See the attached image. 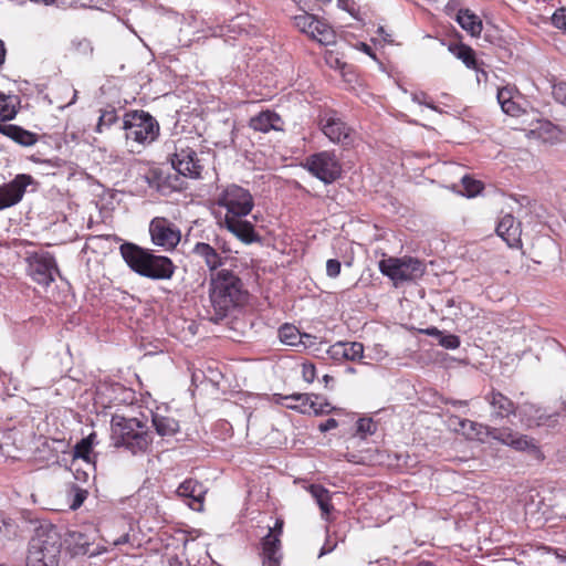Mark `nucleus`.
Returning <instances> with one entry per match:
<instances>
[{
	"label": "nucleus",
	"mask_w": 566,
	"mask_h": 566,
	"mask_svg": "<svg viewBox=\"0 0 566 566\" xmlns=\"http://www.w3.org/2000/svg\"><path fill=\"white\" fill-rule=\"evenodd\" d=\"M216 217L219 224L244 243L260 239L254 224L247 219L254 207L249 189L232 184L221 188L214 199Z\"/></svg>",
	"instance_id": "1"
},
{
	"label": "nucleus",
	"mask_w": 566,
	"mask_h": 566,
	"mask_svg": "<svg viewBox=\"0 0 566 566\" xmlns=\"http://www.w3.org/2000/svg\"><path fill=\"white\" fill-rule=\"evenodd\" d=\"M208 292L216 321L223 319L231 311L244 306L249 300L242 279L229 269H221L209 275Z\"/></svg>",
	"instance_id": "2"
},
{
	"label": "nucleus",
	"mask_w": 566,
	"mask_h": 566,
	"mask_svg": "<svg viewBox=\"0 0 566 566\" xmlns=\"http://www.w3.org/2000/svg\"><path fill=\"white\" fill-rule=\"evenodd\" d=\"M119 252L129 269L142 276L151 280H169L175 273L176 266L171 259L156 255L135 243H123Z\"/></svg>",
	"instance_id": "3"
},
{
	"label": "nucleus",
	"mask_w": 566,
	"mask_h": 566,
	"mask_svg": "<svg viewBox=\"0 0 566 566\" xmlns=\"http://www.w3.org/2000/svg\"><path fill=\"white\" fill-rule=\"evenodd\" d=\"M459 431L469 440L485 442L489 438L516 451L538 453L539 448L533 438L521 434L509 427H491L469 419L459 420Z\"/></svg>",
	"instance_id": "4"
},
{
	"label": "nucleus",
	"mask_w": 566,
	"mask_h": 566,
	"mask_svg": "<svg viewBox=\"0 0 566 566\" xmlns=\"http://www.w3.org/2000/svg\"><path fill=\"white\" fill-rule=\"evenodd\" d=\"M111 439L114 447L124 448L132 454L145 453L153 443L146 420L114 413L111 419Z\"/></svg>",
	"instance_id": "5"
},
{
	"label": "nucleus",
	"mask_w": 566,
	"mask_h": 566,
	"mask_svg": "<svg viewBox=\"0 0 566 566\" xmlns=\"http://www.w3.org/2000/svg\"><path fill=\"white\" fill-rule=\"evenodd\" d=\"M62 539L54 525L39 526L29 542L27 566H59Z\"/></svg>",
	"instance_id": "6"
},
{
	"label": "nucleus",
	"mask_w": 566,
	"mask_h": 566,
	"mask_svg": "<svg viewBox=\"0 0 566 566\" xmlns=\"http://www.w3.org/2000/svg\"><path fill=\"white\" fill-rule=\"evenodd\" d=\"M126 140L147 145L157 139L159 124L155 117L143 109L128 111L123 116V126Z\"/></svg>",
	"instance_id": "7"
},
{
	"label": "nucleus",
	"mask_w": 566,
	"mask_h": 566,
	"mask_svg": "<svg viewBox=\"0 0 566 566\" xmlns=\"http://www.w3.org/2000/svg\"><path fill=\"white\" fill-rule=\"evenodd\" d=\"M317 125L331 143L345 148L354 145L355 129L339 117L337 111L322 108L317 115Z\"/></svg>",
	"instance_id": "8"
},
{
	"label": "nucleus",
	"mask_w": 566,
	"mask_h": 566,
	"mask_svg": "<svg viewBox=\"0 0 566 566\" xmlns=\"http://www.w3.org/2000/svg\"><path fill=\"white\" fill-rule=\"evenodd\" d=\"M190 143L191 140L188 138L176 140L171 155V165L178 174L185 177L198 178L203 170V165Z\"/></svg>",
	"instance_id": "9"
},
{
	"label": "nucleus",
	"mask_w": 566,
	"mask_h": 566,
	"mask_svg": "<svg viewBox=\"0 0 566 566\" xmlns=\"http://www.w3.org/2000/svg\"><path fill=\"white\" fill-rule=\"evenodd\" d=\"M305 168L324 184H332L342 176V164L334 151L323 150L306 158Z\"/></svg>",
	"instance_id": "10"
},
{
	"label": "nucleus",
	"mask_w": 566,
	"mask_h": 566,
	"mask_svg": "<svg viewBox=\"0 0 566 566\" xmlns=\"http://www.w3.org/2000/svg\"><path fill=\"white\" fill-rule=\"evenodd\" d=\"M378 268L395 284L413 280L422 273L421 262L411 256L382 259L379 261Z\"/></svg>",
	"instance_id": "11"
},
{
	"label": "nucleus",
	"mask_w": 566,
	"mask_h": 566,
	"mask_svg": "<svg viewBox=\"0 0 566 566\" xmlns=\"http://www.w3.org/2000/svg\"><path fill=\"white\" fill-rule=\"evenodd\" d=\"M28 274L40 285L49 286L54 282V274H60L55 258L50 252H34L25 259Z\"/></svg>",
	"instance_id": "12"
},
{
	"label": "nucleus",
	"mask_w": 566,
	"mask_h": 566,
	"mask_svg": "<svg viewBox=\"0 0 566 566\" xmlns=\"http://www.w3.org/2000/svg\"><path fill=\"white\" fill-rule=\"evenodd\" d=\"M295 27L311 39L323 45H331L336 42L335 31L326 22L310 13H303L294 18Z\"/></svg>",
	"instance_id": "13"
},
{
	"label": "nucleus",
	"mask_w": 566,
	"mask_h": 566,
	"mask_svg": "<svg viewBox=\"0 0 566 566\" xmlns=\"http://www.w3.org/2000/svg\"><path fill=\"white\" fill-rule=\"evenodd\" d=\"M151 242L165 251H172L181 239L180 230L168 219L156 217L149 223Z\"/></svg>",
	"instance_id": "14"
},
{
	"label": "nucleus",
	"mask_w": 566,
	"mask_h": 566,
	"mask_svg": "<svg viewBox=\"0 0 566 566\" xmlns=\"http://www.w3.org/2000/svg\"><path fill=\"white\" fill-rule=\"evenodd\" d=\"M282 400L296 401L297 405H286L287 408L295 409L302 413L313 412L316 416L331 413L336 410L331 403L318 395L313 394H293L281 396Z\"/></svg>",
	"instance_id": "15"
},
{
	"label": "nucleus",
	"mask_w": 566,
	"mask_h": 566,
	"mask_svg": "<svg viewBox=\"0 0 566 566\" xmlns=\"http://www.w3.org/2000/svg\"><path fill=\"white\" fill-rule=\"evenodd\" d=\"M33 181L32 176L19 174L11 181L0 186V210L19 203L25 193L27 187Z\"/></svg>",
	"instance_id": "16"
},
{
	"label": "nucleus",
	"mask_w": 566,
	"mask_h": 566,
	"mask_svg": "<svg viewBox=\"0 0 566 566\" xmlns=\"http://www.w3.org/2000/svg\"><path fill=\"white\" fill-rule=\"evenodd\" d=\"M206 494V486L195 479H186L177 489V495L187 500L188 506L198 512L203 510Z\"/></svg>",
	"instance_id": "17"
},
{
	"label": "nucleus",
	"mask_w": 566,
	"mask_h": 566,
	"mask_svg": "<svg viewBox=\"0 0 566 566\" xmlns=\"http://www.w3.org/2000/svg\"><path fill=\"white\" fill-rule=\"evenodd\" d=\"M249 128L254 132L268 134L271 130L283 132L284 120L282 116L272 109H264L252 116L248 123Z\"/></svg>",
	"instance_id": "18"
},
{
	"label": "nucleus",
	"mask_w": 566,
	"mask_h": 566,
	"mask_svg": "<svg viewBox=\"0 0 566 566\" xmlns=\"http://www.w3.org/2000/svg\"><path fill=\"white\" fill-rule=\"evenodd\" d=\"M327 355L336 363L360 360L364 357V345L359 342H337L329 346Z\"/></svg>",
	"instance_id": "19"
},
{
	"label": "nucleus",
	"mask_w": 566,
	"mask_h": 566,
	"mask_svg": "<svg viewBox=\"0 0 566 566\" xmlns=\"http://www.w3.org/2000/svg\"><path fill=\"white\" fill-rule=\"evenodd\" d=\"M485 400L489 402L492 409V416L495 419H507L516 413V403L496 389H492L486 394Z\"/></svg>",
	"instance_id": "20"
},
{
	"label": "nucleus",
	"mask_w": 566,
	"mask_h": 566,
	"mask_svg": "<svg viewBox=\"0 0 566 566\" xmlns=\"http://www.w3.org/2000/svg\"><path fill=\"white\" fill-rule=\"evenodd\" d=\"M496 233L499 237H501L509 247L516 248L518 247L521 241V223L517 222L513 214L506 213L504 214L497 226H496Z\"/></svg>",
	"instance_id": "21"
},
{
	"label": "nucleus",
	"mask_w": 566,
	"mask_h": 566,
	"mask_svg": "<svg viewBox=\"0 0 566 566\" xmlns=\"http://www.w3.org/2000/svg\"><path fill=\"white\" fill-rule=\"evenodd\" d=\"M191 253L200 259L208 268L210 275L218 273L220 268L224 264L226 258H223L213 247L206 242H197Z\"/></svg>",
	"instance_id": "22"
},
{
	"label": "nucleus",
	"mask_w": 566,
	"mask_h": 566,
	"mask_svg": "<svg viewBox=\"0 0 566 566\" xmlns=\"http://www.w3.org/2000/svg\"><path fill=\"white\" fill-rule=\"evenodd\" d=\"M282 543L280 538L272 534H266L261 539V557L263 566H280L282 554Z\"/></svg>",
	"instance_id": "23"
},
{
	"label": "nucleus",
	"mask_w": 566,
	"mask_h": 566,
	"mask_svg": "<svg viewBox=\"0 0 566 566\" xmlns=\"http://www.w3.org/2000/svg\"><path fill=\"white\" fill-rule=\"evenodd\" d=\"M518 92L514 86H504L497 90L496 98L502 111L513 117H517L524 112L515 101Z\"/></svg>",
	"instance_id": "24"
},
{
	"label": "nucleus",
	"mask_w": 566,
	"mask_h": 566,
	"mask_svg": "<svg viewBox=\"0 0 566 566\" xmlns=\"http://www.w3.org/2000/svg\"><path fill=\"white\" fill-rule=\"evenodd\" d=\"M308 493L316 501L319 510L322 518L325 521H329V516L334 511V505L332 503V493L328 489L321 484H311L307 488Z\"/></svg>",
	"instance_id": "25"
},
{
	"label": "nucleus",
	"mask_w": 566,
	"mask_h": 566,
	"mask_svg": "<svg viewBox=\"0 0 566 566\" xmlns=\"http://www.w3.org/2000/svg\"><path fill=\"white\" fill-rule=\"evenodd\" d=\"M0 133L22 146H32L38 142V135L13 124L0 123Z\"/></svg>",
	"instance_id": "26"
},
{
	"label": "nucleus",
	"mask_w": 566,
	"mask_h": 566,
	"mask_svg": "<svg viewBox=\"0 0 566 566\" xmlns=\"http://www.w3.org/2000/svg\"><path fill=\"white\" fill-rule=\"evenodd\" d=\"M457 22L472 36H480L483 25L481 19L469 9H460L455 15Z\"/></svg>",
	"instance_id": "27"
},
{
	"label": "nucleus",
	"mask_w": 566,
	"mask_h": 566,
	"mask_svg": "<svg viewBox=\"0 0 566 566\" xmlns=\"http://www.w3.org/2000/svg\"><path fill=\"white\" fill-rule=\"evenodd\" d=\"M548 419V416H545L539 408L533 405L524 406L521 410V421L527 429L544 426Z\"/></svg>",
	"instance_id": "28"
},
{
	"label": "nucleus",
	"mask_w": 566,
	"mask_h": 566,
	"mask_svg": "<svg viewBox=\"0 0 566 566\" xmlns=\"http://www.w3.org/2000/svg\"><path fill=\"white\" fill-rule=\"evenodd\" d=\"M65 543L67 545V549L73 555H85L90 551L91 543L88 541V537L77 531H70L66 534Z\"/></svg>",
	"instance_id": "29"
},
{
	"label": "nucleus",
	"mask_w": 566,
	"mask_h": 566,
	"mask_svg": "<svg viewBox=\"0 0 566 566\" xmlns=\"http://www.w3.org/2000/svg\"><path fill=\"white\" fill-rule=\"evenodd\" d=\"M449 50L451 53L461 60L468 69L480 71V64L476 60L474 50L464 43H458L450 45Z\"/></svg>",
	"instance_id": "30"
},
{
	"label": "nucleus",
	"mask_w": 566,
	"mask_h": 566,
	"mask_svg": "<svg viewBox=\"0 0 566 566\" xmlns=\"http://www.w3.org/2000/svg\"><path fill=\"white\" fill-rule=\"evenodd\" d=\"M153 424L156 432L161 437H170L179 431V423L171 417L155 415L153 417Z\"/></svg>",
	"instance_id": "31"
},
{
	"label": "nucleus",
	"mask_w": 566,
	"mask_h": 566,
	"mask_svg": "<svg viewBox=\"0 0 566 566\" xmlns=\"http://www.w3.org/2000/svg\"><path fill=\"white\" fill-rule=\"evenodd\" d=\"M119 120L117 111L107 106L99 111V117L95 126V133L103 134Z\"/></svg>",
	"instance_id": "32"
},
{
	"label": "nucleus",
	"mask_w": 566,
	"mask_h": 566,
	"mask_svg": "<svg viewBox=\"0 0 566 566\" xmlns=\"http://www.w3.org/2000/svg\"><path fill=\"white\" fill-rule=\"evenodd\" d=\"M280 340L287 346H301L304 340L302 333L292 324H284L279 328Z\"/></svg>",
	"instance_id": "33"
},
{
	"label": "nucleus",
	"mask_w": 566,
	"mask_h": 566,
	"mask_svg": "<svg viewBox=\"0 0 566 566\" xmlns=\"http://www.w3.org/2000/svg\"><path fill=\"white\" fill-rule=\"evenodd\" d=\"M96 433L92 432L86 438H83L81 441H78L73 450V457L76 459H82L85 462L90 463L91 454L93 450V446L95 443Z\"/></svg>",
	"instance_id": "34"
},
{
	"label": "nucleus",
	"mask_w": 566,
	"mask_h": 566,
	"mask_svg": "<svg viewBox=\"0 0 566 566\" xmlns=\"http://www.w3.org/2000/svg\"><path fill=\"white\" fill-rule=\"evenodd\" d=\"M14 101L15 97L0 92V120L7 122L15 117L18 111Z\"/></svg>",
	"instance_id": "35"
},
{
	"label": "nucleus",
	"mask_w": 566,
	"mask_h": 566,
	"mask_svg": "<svg viewBox=\"0 0 566 566\" xmlns=\"http://www.w3.org/2000/svg\"><path fill=\"white\" fill-rule=\"evenodd\" d=\"M17 524L15 522L0 512V542L10 539L15 535Z\"/></svg>",
	"instance_id": "36"
},
{
	"label": "nucleus",
	"mask_w": 566,
	"mask_h": 566,
	"mask_svg": "<svg viewBox=\"0 0 566 566\" xmlns=\"http://www.w3.org/2000/svg\"><path fill=\"white\" fill-rule=\"evenodd\" d=\"M462 186L464 189V193L468 197H475L484 189V185L482 181L475 180L469 176H464L462 178Z\"/></svg>",
	"instance_id": "37"
},
{
	"label": "nucleus",
	"mask_w": 566,
	"mask_h": 566,
	"mask_svg": "<svg viewBox=\"0 0 566 566\" xmlns=\"http://www.w3.org/2000/svg\"><path fill=\"white\" fill-rule=\"evenodd\" d=\"M169 176L164 177V172L160 169H153L149 171V184L150 186H155L158 191L165 192L166 188L168 187L166 185Z\"/></svg>",
	"instance_id": "38"
},
{
	"label": "nucleus",
	"mask_w": 566,
	"mask_h": 566,
	"mask_svg": "<svg viewBox=\"0 0 566 566\" xmlns=\"http://www.w3.org/2000/svg\"><path fill=\"white\" fill-rule=\"evenodd\" d=\"M357 433L365 438L367 434H373L377 430V423L371 418H359L356 423Z\"/></svg>",
	"instance_id": "39"
},
{
	"label": "nucleus",
	"mask_w": 566,
	"mask_h": 566,
	"mask_svg": "<svg viewBox=\"0 0 566 566\" xmlns=\"http://www.w3.org/2000/svg\"><path fill=\"white\" fill-rule=\"evenodd\" d=\"M71 494L72 501L70 503V507L72 510H77L84 503L88 493L86 490L81 489L76 484H73L71 488Z\"/></svg>",
	"instance_id": "40"
},
{
	"label": "nucleus",
	"mask_w": 566,
	"mask_h": 566,
	"mask_svg": "<svg viewBox=\"0 0 566 566\" xmlns=\"http://www.w3.org/2000/svg\"><path fill=\"white\" fill-rule=\"evenodd\" d=\"M438 343L440 346H442L447 349H457L461 344L459 336L453 335V334H449V335L442 334L440 339L438 340Z\"/></svg>",
	"instance_id": "41"
},
{
	"label": "nucleus",
	"mask_w": 566,
	"mask_h": 566,
	"mask_svg": "<svg viewBox=\"0 0 566 566\" xmlns=\"http://www.w3.org/2000/svg\"><path fill=\"white\" fill-rule=\"evenodd\" d=\"M302 377L303 379L311 384L316 378V367L311 361H305L302 364Z\"/></svg>",
	"instance_id": "42"
},
{
	"label": "nucleus",
	"mask_w": 566,
	"mask_h": 566,
	"mask_svg": "<svg viewBox=\"0 0 566 566\" xmlns=\"http://www.w3.org/2000/svg\"><path fill=\"white\" fill-rule=\"evenodd\" d=\"M342 269V264L336 259H329L326 262V274L327 276L335 279L339 275Z\"/></svg>",
	"instance_id": "43"
},
{
	"label": "nucleus",
	"mask_w": 566,
	"mask_h": 566,
	"mask_svg": "<svg viewBox=\"0 0 566 566\" xmlns=\"http://www.w3.org/2000/svg\"><path fill=\"white\" fill-rule=\"evenodd\" d=\"M553 24L562 30H566V10L564 8L558 9L552 17Z\"/></svg>",
	"instance_id": "44"
},
{
	"label": "nucleus",
	"mask_w": 566,
	"mask_h": 566,
	"mask_svg": "<svg viewBox=\"0 0 566 566\" xmlns=\"http://www.w3.org/2000/svg\"><path fill=\"white\" fill-rule=\"evenodd\" d=\"M554 98L566 105V82H560L553 86Z\"/></svg>",
	"instance_id": "45"
},
{
	"label": "nucleus",
	"mask_w": 566,
	"mask_h": 566,
	"mask_svg": "<svg viewBox=\"0 0 566 566\" xmlns=\"http://www.w3.org/2000/svg\"><path fill=\"white\" fill-rule=\"evenodd\" d=\"M283 526L284 521L282 518H276L274 526L269 528L268 534H272L274 537L281 539V536L283 534Z\"/></svg>",
	"instance_id": "46"
},
{
	"label": "nucleus",
	"mask_w": 566,
	"mask_h": 566,
	"mask_svg": "<svg viewBox=\"0 0 566 566\" xmlns=\"http://www.w3.org/2000/svg\"><path fill=\"white\" fill-rule=\"evenodd\" d=\"M107 391H112L113 394L122 392L123 395H127L129 398H133V394L130 390L126 389L124 386L119 384L112 385L111 387H106Z\"/></svg>",
	"instance_id": "47"
},
{
	"label": "nucleus",
	"mask_w": 566,
	"mask_h": 566,
	"mask_svg": "<svg viewBox=\"0 0 566 566\" xmlns=\"http://www.w3.org/2000/svg\"><path fill=\"white\" fill-rule=\"evenodd\" d=\"M338 422L334 418H328L326 421L322 422L318 428L322 432L329 431L332 429L337 428Z\"/></svg>",
	"instance_id": "48"
},
{
	"label": "nucleus",
	"mask_w": 566,
	"mask_h": 566,
	"mask_svg": "<svg viewBox=\"0 0 566 566\" xmlns=\"http://www.w3.org/2000/svg\"><path fill=\"white\" fill-rule=\"evenodd\" d=\"M304 336V340L301 343V345L304 348H311L316 345V337L310 334H302Z\"/></svg>",
	"instance_id": "49"
},
{
	"label": "nucleus",
	"mask_w": 566,
	"mask_h": 566,
	"mask_svg": "<svg viewBox=\"0 0 566 566\" xmlns=\"http://www.w3.org/2000/svg\"><path fill=\"white\" fill-rule=\"evenodd\" d=\"M421 332L428 336L438 338V340L440 339L441 335L443 334V332H441L437 327H429V328L422 329Z\"/></svg>",
	"instance_id": "50"
},
{
	"label": "nucleus",
	"mask_w": 566,
	"mask_h": 566,
	"mask_svg": "<svg viewBox=\"0 0 566 566\" xmlns=\"http://www.w3.org/2000/svg\"><path fill=\"white\" fill-rule=\"evenodd\" d=\"M360 50L366 53L367 55L371 56L374 60H376V54L374 53L373 49L366 44V43H360Z\"/></svg>",
	"instance_id": "51"
},
{
	"label": "nucleus",
	"mask_w": 566,
	"mask_h": 566,
	"mask_svg": "<svg viewBox=\"0 0 566 566\" xmlns=\"http://www.w3.org/2000/svg\"><path fill=\"white\" fill-rule=\"evenodd\" d=\"M6 54H7V50L4 46V42L0 39V67L2 66V64L6 61Z\"/></svg>",
	"instance_id": "52"
},
{
	"label": "nucleus",
	"mask_w": 566,
	"mask_h": 566,
	"mask_svg": "<svg viewBox=\"0 0 566 566\" xmlns=\"http://www.w3.org/2000/svg\"><path fill=\"white\" fill-rule=\"evenodd\" d=\"M457 4H458L457 0H449V2L446 6V9H444L446 12L448 14H450L451 11H453L455 9Z\"/></svg>",
	"instance_id": "53"
},
{
	"label": "nucleus",
	"mask_w": 566,
	"mask_h": 566,
	"mask_svg": "<svg viewBox=\"0 0 566 566\" xmlns=\"http://www.w3.org/2000/svg\"><path fill=\"white\" fill-rule=\"evenodd\" d=\"M129 541V534H124L122 535L118 539L115 541V545H122V544H126L128 543Z\"/></svg>",
	"instance_id": "54"
},
{
	"label": "nucleus",
	"mask_w": 566,
	"mask_h": 566,
	"mask_svg": "<svg viewBox=\"0 0 566 566\" xmlns=\"http://www.w3.org/2000/svg\"><path fill=\"white\" fill-rule=\"evenodd\" d=\"M333 549H334V546H328L327 544H325V545L322 547V549H321L319 556L325 555V554H328V553H331Z\"/></svg>",
	"instance_id": "55"
},
{
	"label": "nucleus",
	"mask_w": 566,
	"mask_h": 566,
	"mask_svg": "<svg viewBox=\"0 0 566 566\" xmlns=\"http://www.w3.org/2000/svg\"><path fill=\"white\" fill-rule=\"evenodd\" d=\"M451 403L453 406H467L468 405V402L463 401V400H452Z\"/></svg>",
	"instance_id": "56"
},
{
	"label": "nucleus",
	"mask_w": 566,
	"mask_h": 566,
	"mask_svg": "<svg viewBox=\"0 0 566 566\" xmlns=\"http://www.w3.org/2000/svg\"><path fill=\"white\" fill-rule=\"evenodd\" d=\"M116 401H117L116 397H114V398L109 397V399L107 400V405H105V407H111L113 405H116Z\"/></svg>",
	"instance_id": "57"
},
{
	"label": "nucleus",
	"mask_w": 566,
	"mask_h": 566,
	"mask_svg": "<svg viewBox=\"0 0 566 566\" xmlns=\"http://www.w3.org/2000/svg\"><path fill=\"white\" fill-rule=\"evenodd\" d=\"M280 397V400L282 401V403H284V406L286 407V405H297L296 401H292V400H282L281 399V395H279Z\"/></svg>",
	"instance_id": "58"
},
{
	"label": "nucleus",
	"mask_w": 566,
	"mask_h": 566,
	"mask_svg": "<svg viewBox=\"0 0 566 566\" xmlns=\"http://www.w3.org/2000/svg\"><path fill=\"white\" fill-rule=\"evenodd\" d=\"M545 127L547 128V132H555L556 130V127L553 126L551 123H546Z\"/></svg>",
	"instance_id": "59"
},
{
	"label": "nucleus",
	"mask_w": 566,
	"mask_h": 566,
	"mask_svg": "<svg viewBox=\"0 0 566 566\" xmlns=\"http://www.w3.org/2000/svg\"><path fill=\"white\" fill-rule=\"evenodd\" d=\"M323 379H324V381H325V382H328V381H329V380H332L333 378H332L329 375H325V376L323 377Z\"/></svg>",
	"instance_id": "60"
},
{
	"label": "nucleus",
	"mask_w": 566,
	"mask_h": 566,
	"mask_svg": "<svg viewBox=\"0 0 566 566\" xmlns=\"http://www.w3.org/2000/svg\"><path fill=\"white\" fill-rule=\"evenodd\" d=\"M378 33H379L380 35H384V34H385V30H384V28H382V27H379V28H378Z\"/></svg>",
	"instance_id": "61"
},
{
	"label": "nucleus",
	"mask_w": 566,
	"mask_h": 566,
	"mask_svg": "<svg viewBox=\"0 0 566 566\" xmlns=\"http://www.w3.org/2000/svg\"><path fill=\"white\" fill-rule=\"evenodd\" d=\"M424 105H428V107L433 108V106H431V104H428V102H424Z\"/></svg>",
	"instance_id": "62"
},
{
	"label": "nucleus",
	"mask_w": 566,
	"mask_h": 566,
	"mask_svg": "<svg viewBox=\"0 0 566 566\" xmlns=\"http://www.w3.org/2000/svg\"><path fill=\"white\" fill-rule=\"evenodd\" d=\"M424 105H428V107L433 108V106H431V104H428V102H424Z\"/></svg>",
	"instance_id": "63"
},
{
	"label": "nucleus",
	"mask_w": 566,
	"mask_h": 566,
	"mask_svg": "<svg viewBox=\"0 0 566 566\" xmlns=\"http://www.w3.org/2000/svg\"><path fill=\"white\" fill-rule=\"evenodd\" d=\"M0 566H4L3 564H0Z\"/></svg>",
	"instance_id": "64"
}]
</instances>
